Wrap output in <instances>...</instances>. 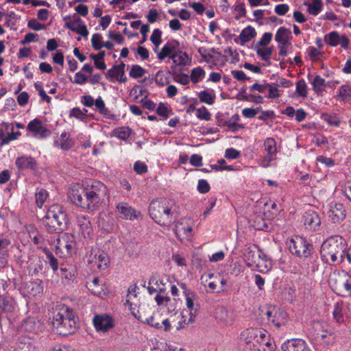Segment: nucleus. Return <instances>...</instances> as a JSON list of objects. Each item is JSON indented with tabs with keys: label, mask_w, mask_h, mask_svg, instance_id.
Segmentation results:
<instances>
[{
	"label": "nucleus",
	"mask_w": 351,
	"mask_h": 351,
	"mask_svg": "<svg viewBox=\"0 0 351 351\" xmlns=\"http://www.w3.org/2000/svg\"><path fill=\"white\" fill-rule=\"evenodd\" d=\"M108 187L97 180L88 179L71 186L69 198L77 206L94 211L101 207L108 198Z\"/></svg>",
	"instance_id": "1"
},
{
	"label": "nucleus",
	"mask_w": 351,
	"mask_h": 351,
	"mask_svg": "<svg viewBox=\"0 0 351 351\" xmlns=\"http://www.w3.org/2000/svg\"><path fill=\"white\" fill-rule=\"evenodd\" d=\"M238 342L245 351H274L276 349L269 333L262 328H245L241 332Z\"/></svg>",
	"instance_id": "2"
},
{
	"label": "nucleus",
	"mask_w": 351,
	"mask_h": 351,
	"mask_svg": "<svg viewBox=\"0 0 351 351\" xmlns=\"http://www.w3.org/2000/svg\"><path fill=\"white\" fill-rule=\"evenodd\" d=\"M51 324L53 330L59 335L73 334L78 327L77 317L72 309L64 305L54 312Z\"/></svg>",
	"instance_id": "3"
},
{
	"label": "nucleus",
	"mask_w": 351,
	"mask_h": 351,
	"mask_svg": "<svg viewBox=\"0 0 351 351\" xmlns=\"http://www.w3.org/2000/svg\"><path fill=\"white\" fill-rule=\"evenodd\" d=\"M175 202L170 199L159 198L153 200L149 206V216L160 226H169L176 219L173 212Z\"/></svg>",
	"instance_id": "4"
},
{
	"label": "nucleus",
	"mask_w": 351,
	"mask_h": 351,
	"mask_svg": "<svg viewBox=\"0 0 351 351\" xmlns=\"http://www.w3.org/2000/svg\"><path fill=\"white\" fill-rule=\"evenodd\" d=\"M345 250L346 240L339 235L331 236L322 245V257L328 264L337 265L343 261Z\"/></svg>",
	"instance_id": "5"
},
{
	"label": "nucleus",
	"mask_w": 351,
	"mask_h": 351,
	"mask_svg": "<svg viewBox=\"0 0 351 351\" xmlns=\"http://www.w3.org/2000/svg\"><path fill=\"white\" fill-rule=\"evenodd\" d=\"M166 58L171 59L175 66L184 67L191 63V58L186 51L180 49V43L177 40H168L157 54V58L160 61Z\"/></svg>",
	"instance_id": "6"
},
{
	"label": "nucleus",
	"mask_w": 351,
	"mask_h": 351,
	"mask_svg": "<svg viewBox=\"0 0 351 351\" xmlns=\"http://www.w3.org/2000/svg\"><path fill=\"white\" fill-rule=\"evenodd\" d=\"M66 221V215L60 204H53L43 217V223L49 233L62 230V225Z\"/></svg>",
	"instance_id": "7"
},
{
	"label": "nucleus",
	"mask_w": 351,
	"mask_h": 351,
	"mask_svg": "<svg viewBox=\"0 0 351 351\" xmlns=\"http://www.w3.org/2000/svg\"><path fill=\"white\" fill-rule=\"evenodd\" d=\"M66 221V215L60 204H53L43 217V223L49 233L62 230V225Z\"/></svg>",
	"instance_id": "8"
},
{
	"label": "nucleus",
	"mask_w": 351,
	"mask_h": 351,
	"mask_svg": "<svg viewBox=\"0 0 351 351\" xmlns=\"http://www.w3.org/2000/svg\"><path fill=\"white\" fill-rule=\"evenodd\" d=\"M329 283L338 294L351 297V276L346 271L332 273L330 276Z\"/></svg>",
	"instance_id": "9"
},
{
	"label": "nucleus",
	"mask_w": 351,
	"mask_h": 351,
	"mask_svg": "<svg viewBox=\"0 0 351 351\" xmlns=\"http://www.w3.org/2000/svg\"><path fill=\"white\" fill-rule=\"evenodd\" d=\"M77 244L75 237L65 232L59 235L56 245V254L62 258L70 257L76 253Z\"/></svg>",
	"instance_id": "10"
},
{
	"label": "nucleus",
	"mask_w": 351,
	"mask_h": 351,
	"mask_svg": "<svg viewBox=\"0 0 351 351\" xmlns=\"http://www.w3.org/2000/svg\"><path fill=\"white\" fill-rule=\"evenodd\" d=\"M261 316L269 323L276 327L284 326L288 321V315L285 311L275 306L265 307L261 310Z\"/></svg>",
	"instance_id": "11"
},
{
	"label": "nucleus",
	"mask_w": 351,
	"mask_h": 351,
	"mask_svg": "<svg viewBox=\"0 0 351 351\" xmlns=\"http://www.w3.org/2000/svg\"><path fill=\"white\" fill-rule=\"evenodd\" d=\"M291 254L299 258H307L311 254L312 247L304 237L295 236L289 242Z\"/></svg>",
	"instance_id": "12"
},
{
	"label": "nucleus",
	"mask_w": 351,
	"mask_h": 351,
	"mask_svg": "<svg viewBox=\"0 0 351 351\" xmlns=\"http://www.w3.org/2000/svg\"><path fill=\"white\" fill-rule=\"evenodd\" d=\"M174 232L181 242L190 241L193 237V221L182 218L175 225Z\"/></svg>",
	"instance_id": "13"
},
{
	"label": "nucleus",
	"mask_w": 351,
	"mask_h": 351,
	"mask_svg": "<svg viewBox=\"0 0 351 351\" xmlns=\"http://www.w3.org/2000/svg\"><path fill=\"white\" fill-rule=\"evenodd\" d=\"M116 210L119 217L122 219L134 221L142 219L141 213L130 206L127 202L117 203Z\"/></svg>",
	"instance_id": "14"
},
{
	"label": "nucleus",
	"mask_w": 351,
	"mask_h": 351,
	"mask_svg": "<svg viewBox=\"0 0 351 351\" xmlns=\"http://www.w3.org/2000/svg\"><path fill=\"white\" fill-rule=\"evenodd\" d=\"M87 261L88 265L96 267L99 270L106 269L110 263L108 254L104 251L97 250H91Z\"/></svg>",
	"instance_id": "15"
},
{
	"label": "nucleus",
	"mask_w": 351,
	"mask_h": 351,
	"mask_svg": "<svg viewBox=\"0 0 351 351\" xmlns=\"http://www.w3.org/2000/svg\"><path fill=\"white\" fill-rule=\"evenodd\" d=\"M93 322L97 331L106 332L114 326V320L109 315L99 314L93 317Z\"/></svg>",
	"instance_id": "16"
},
{
	"label": "nucleus",
	"mask_w": 351,
	"mask_h": 351,
	"mask_svg": "<svg viewBox=\"0 0 351 351\" xmlns=\"http://www.w3.org/2000/svg\"><path fill=\"white\" fill-rule=\"evenodd\" d=\"M171 322L173 323V328L180 330L194 322V314L189 315L187 311H184L180 313L176 312L171 315Z\"/></svg>",
	"instance_id": "17"
},
{
	"label": "nucleus",
	"mask_w": 351,
	"mask_h": 351,
	"mask_svg": "<svg viewBox=\"0 0 351 351\" xmlns=\"http://www.w3.org/2000/svg\"><path fill=\"white\" fill-rule=\"evenodd\" d=\"M326 43L331 47L340 45L344 49H348L350 40L346 35H341L336 31L331 32L324 37Z\"/></svg>",
	"instance_id": "18"
},
{
	"label": "nucleus",
	"mask_w": 351,
	"mask_h": 351,
	"mask_svg": "<svg viewBox=\"0 0 351 351\" xmlns=\"http://www.w3.org/2000/svg\"><path fill=\"white\" fill-rule=\"evenodd\" d=\"M65 27L83 37H87L88 35V31L86 25L78 16L75 17L74 16L73 19L66 21L65 23Z\"/></svg>",
	"instance_id": "19"
},
{
	"label": "nucleus",
	"mask_w": 351,
	"mask_h": 351,
	"mask_svg": "<svg viewBox=\"0 0 351 351\" xmlns=\"http://www.w3.org/2000/svg\"><path fill=\"white\" fill-rule=\"evenodd\" d=\"M302 218L304 225L306 229L308 230H315L321 225V219L318 214L314 210H309L306 211Z\"/></svg>",
	"instance_id": "20"
},
{
	"label": "nucleus",
	"mask_w": 351,
	"mask_h": 351,
	"mask_svg": "<svg viewBox=\"0 0 351 351\" xmlns=\"http://www.w3.org/2000/svg\"><path fill=\"white\" fill-rule=\"evenodd\" d=\"M27 130L32 132L34 136L38 138H44L49 134V131L43 125L42 121L37 118L27 124Z\"/></svg>",
	"instance_id": "21"
},
{
	"label": "nucleus",
	"mask_w": 351,
	"mask_h": 351,
	"mask_svg": "<svg viewBox=\"0 0 351 351\" xmlns=\"http://www.w3.org/2000/svg\"><path fill=\"white\" fill-rule=\"evenodd\" d=\"M22 289L24 294L32 297L40 296L44 289L41 280L38 279L25 283Z\"/></svg>",
	"instance_id": "22"
},
{
	"label": "nucleus",
	"mask_w": 351,
	"mask_h": 351,
	"mask_svg": "<svg viewBox=\"0 0 351 351\" xmlns=\"http://www.w3.org/2000/svg\"><path fill=\"white\" fill-rule=\"evenodd\" d=\"M125 64L121 62L120 64L113 66L107 72L106 77L110 79V81L116 80L119 82H125L127 77L125 75Z\"/></svg>",
	"instance_id": "23"
},
{
	"label": "nucleus",
	"mask_w": 351,
	"mask_h": 351,
	"mask_svg": "<svg viewBox=\"0 0 351 351\" xmlns=\"http://www.w3.org/2000/svg\"><path fill=\"white\" fill-rule=\"evenodd\" d=\"M282 351H311L305 341L300 339H290L282 345Z\"/></svg>",
	"instance_id": "24"
},
{
	"label": "nucleus",
	"mask_w": 351,
	"mask_h": 351,
	"mask_svg": "<svg viewBox=\"0 0 351 351\" xmlns=\"http://www.w3.org/2000/svg\"><path fill=\"white\" fill-rule=\"evenodd\" d=\"M328 214L333 223H339L345 219L346 215L343 205L337 203L330 205Z\"/></svg>",
	"instance_id": "25"
},
{
	"label": "nucleus",
	"mask_w": 351,
	"mask_h": 351,
	"mask_svg": "<svg viewBox=\"0 0 351 351\" xmlns=\"http://www.w3.org/2000/svg\"><path fill=\"white\" fill-rule=\"evenodd\" d=\"M15 165L21 171L34 170L36 168V160L28 156H22L18 157L15 160Z\"/></svg>",
	"instance_id": "26"
},
{
	"label": "nucleus",
	"mask_w": 351,
	"mask_h": 351,
	"mask_svg": "<svg viewBox=\"0 0 351 351\" xmlns=\"http://www.w3.org/2000/svg\"><path fill=\"white\" fill-rule=\"evenodd\" d=\"M166 282L160 276L154 275L149 280L147 290L150 294L166 291Z\"/></svg>",
	"instance_id": "27"
},
{
	"label": "nucleus",
	"mask_w": 351,
	"mask_h": 351,
	"mask_svg": "<svg viewBox=\"0 0 351 351\" xmlns=\"http://www.w3.org/2000/svg\"><path fill=\"white\" fill-rule=\"evenodd\" d=\"M77 223L80 232L84 238H90L93 234V228L88 218L84 215L79 216L77 218Z\"/></svg>",
	"instance_id": "28"
},
{
	"label": "nucleus",
	"mask_w": 351,
	"mask_h": 351,
	"mask_svg": "<svg viewBox=\"0 0 351 351\" xmlns=\"http://www.w3.org/2000/svg\"><path fill=\"white\" fill-rule=\"evenodd\" d=\"M16 307V304L14 298L5 295H0V316L4 313L14 312Z\"/></svg>",
	"instance_id": "29"
},
{
	"label": "nucleus",
	"mask_w": 351,
	"mask_h": 351,
	"mask_svg": "<svg viewBox=\"0 0 351 351\" xmlns=\"http://www.w3.org/2000/svg\"><path fill=\"white\" fill-rule=\"evenodd\" d=\"M322 330L316 329L315 333V339L320 343H328L330 341V337L332 335V330L330 327L326 324H319Z\"/></svg>",
	"instance_id": "30"
},
{
	"label": "nucleus",
	"mask_w": 351,
	"mask_h": 351,
	"mask_svg": "<svg viewBox=\"0 0 351 351\" xmlns=\"http://www.w3.org/2000/svg\"><path fill=\"white\" fill-rule=\"evenodd\" d=\"M55 145L62 150H68L75 145V140L71 138L68 132H64L55 141Z\"/></svg>",
	"instance_id": "31"
},
{
	"label": "nucleus",
	"mask_w": 351,
	"mask_h": 351,
	"mask_svg": "<svg viewBox=\"0 0 351 351\" xmlns=\"http://www.w3.org/2000/svg\"><path fill=\"white\" fill-rule=\"evenodd\" d=\"M271 262L269 260L261 257V252H258L256 259L254 260V267H256L258 271L266 273L271 268Z\"/></svg>",
	"instance_id": "32"
},
{
	"label": "nucleus",
	"mask_w": 351,
	"mask_h": 351,
	"mask_svg": "<svg viewBox=\"0 0 351 351\" xmlns=\"http://www.w3.org/2000/svg\"><path fill=\"white\" fill-rule=\"evenodd\" d=\"M291 39V30L285 27H280L275 35V40L280 45H287Z\"/></svg>",
	"instance_id": "33"
},
{
	"label": "nucleus",
	"mask_w": 351,
	"mask_h": 351,
	"mask_svg": "<svg viewBox=\"0 0 351 351\" xmlns=\"http://www.w3.org/2000/svg\"><path fill=\"white\" fill-rule=\"evenodd\" d=\"M254 50L256 51L258 57H259L262 60L269 62L274 48L272 47L255 46Z\"/></svg>",
	"instance_id": "34"
},
{
	"label": "nucleus",
	"mask_w": 351,
	"mask_h": 351,
	"mask_svg": "<svg viewBox=\"0 0 351 351\" xmlns=\"http://www.w3.org/2000/svg\"><path fill=\"white\" fill-rule=\"evenodd\" d=\"M186 297V305L188 308L189 311H187V314L193 315L194 314V318L197 315V304L196 302V298L193 293H188V295H185Z\"/></svg>",
	"instance_id": "35"
},
{
	"label": "nucleus",
	"mask_w": 351,
	"mask_h": 351,
	"mask_svg": "<svg viewBox=\"0 0 351 351\" xmlns=\"http://www.w3.org/2000/svg\"><path fill=\"white\" fill-rule=\"evenodd\" d=\"M263 147L267 155L276 157L278 153L276 141L273 138H267L264 141Z\"/></svg>",
	"instance_id": "36"
},
{
	"label": "nucleus",
	"mask_w": 351,
	"mask_h": 351,
	"mask_svg": "<svg viewBox=\"0 0 351 351\" xmlns=\"http://www.w3.org/2000/svg\"><path fill=\"white\" fill-rule=\"evenodd\" d=\"M20 135L19 132L6 134L3 129L0 128V145L3 146L8 144L10 141L17 139Z\"/></svg>",
	"instance_id": "37"
},
{
	"label": "nucleus",
	"mask_w": 351,
	"mask_h": 351,
	"mask_svg": "<svg viewBox=\"0 0 351 351\" xmlns=\"http://www.w3.org/2000/svg\"><path fill=\"white\" fill-rule=\"evenodd\" d=\"M215 97L216 96L213 90L210 91L202 90L198 93V98L200 101L208 105H212L214 104Z\"/></svg>",
	"instance_id": "38"
},
{
	"label": "nucleus",
	"mask_w": 351,
	"mask_h": 351,
	"mask_svg": "<svg viewBox=\"0 0 351 351\" xmlns=\"http://www.w3.org/2000/svg\"><path fill=\"white\" fill-rule=\"evenodd\" d=\"M338 99L341 101H348L351 99V86L341 85L338 89Z\"/></svg>",
	"instance_id": "39"
},
{
	"label": "nucleus",
	"mask_w": 351,
	"mask_h": 351,
	"mask_svg": "<svg viewBox=\"0 0 351 351\" xmlns=\"http://www.w3.org/2000/svg\"><path fill=\"white\" fill-rule=\"evenodd\" d=\"M256 35L255 29L252 26L244 28L239 34V39L243 43L250 41Z\"/></svg>",
	"instance_id": "40"
},
{
	"label": "nucleus",
	"mask_w": 351,
	"mask_h": 351,
	"mask_svg": "<svg viewBox=\"0 0 351 351\" xmlns=\"http://www.w3.org/2000/svg\"><path fill=\"white\" fill-rule=\"evenodd\" d=\"M206 72L201 66H197L193 68L190 74L191 81L193 84H197L205 77Z\"/></svg>",
	"instance_id": "41"
},
{
	"label": "nucleus",
	"mask_w": 351,
	"mask_h": 351,
	"mask_svg": "<svg viewBox=\"0 0 351 351\" xmlns=\"http://www.w3.org/2000/svg\"><path fill=\"white\" fill-rule=\"evenodd\" d=\"M86 287L95 295H99L102 291V287L99 283V278L98 277H94L92 280L87 281Z\"/></svg>",
	"instance_id": "42"
},
{
	"label": "nucleus",
	"mask_w": 351,
	"mask_h": 351,
	"mask_svg": "<svg viewBox=\"0 0 351 351\" xmlns=\"http://www.w3.org/2000/svg\"><path fill=\"white\" fill-rule=\"evenodd\" d=\"M155 82L160 86L169 84L170 82L169 73L165 71H158L155 76Z\"/></svg>",
	"instance_id": "43"
},
{
	"label": "nucleus",
	"mask_w": 351,
	"mask_h": 351,
	"mask_svg": "<svg viewBox=\"0 0 351 351\" xmlns=\"http://www.w3.org/2000/svg\"><path fill=\"white\" fill-rule=\"evenodd\" d=\"M133 314L134 317H136L141 322L145 323L152 327H154L156 329L162 328V325H160V323L159 322H157L156 320V317L154 315H152L149 317H144L141 315L138 316L136 314L134 313Z\"/></svg>",
	"instance_id": "44"
},
{
	"label": "nucleus",
	"mask_w": 351,
	"mask_h": 351,
	"mask_svg": "<svg viewBox=\"0 0 351 351\" xmlns=\"http://www.w3.org/2000/svg\"><path fill=\"white\" fill-rule=\"evenodd\" d=\"M157 114L162 117L163 119H167L171 115L173 114L171 108L165 104L160 103L156 108Z\"/></svg>",
	"instance_id": "45"
},
{
	"label": "nucleus",
	"mask_w": 351,
	"mask_h": 351,
	"mask_svg": "<svg viewBox=\"0 0 351 351\" xmlns=\"http://www.w3.org/2000/svg\"><path fill=\"white\" fill-rule=\"evenodd\" d=\"M308 6V12L309 14L317 16L321 12L323 3L319 0H315L312 3H306Z\"/></svg>",
	"instance_id": "46"
},
{
	"label": "nucleus",
	"mask_w": 351,
	"mask_h": 351,
	"mask_svg": "<svg viewBox=\"0 0 351 351\" xmlns=\"http://www.w3.org/2000/svg\"><path fill=\"white\" fill-rule=\"evenodd\" d=\"M113 134L117 138L126 141L131 134V130L127 127H121L113 130Z\"/></svg>",
	"instance_id": "47"
},
{
	"label": "nucleus",
	"mask_w": 351,
	"mask_h": 351,
	"mask_svg": "<svg viewBox=\"0 0 351 351\" xmlns=\"http://www.w3.org/2000/svg\"><path fill=\"white\" fill-rule=\"evenodd\" d=\"M162 31L159 29H154L150 36V40L155 47L154 51L156 52L162 43Z\"/></svg>",
	"instance_id": "48"
},
{
	"label": "nucleus",
	"mask_w": 351,
	"mask_h": 351,
	"mask_svg": "<svg viewBox=\"0 0 351 351\" xmlns=\"http://www.w3.org/2000/svg\"><path fill=\"white\" fill-rule=\"evenodd\" d=\"M75 275V268L73 265H62L60 267V276L65 279L70 280Z\"/></svg>",
	"instance_id": "49"
},
{
	"label": "nucleus",
	"mask_w": 351,
	"mask_h": 351,
	"mask_svg": "<svg viewBox=\"0 0 351 351\" xmlns=\"http://www.w3.org/2000/svg\"><path fill=\"white\" fill-rule=\"evenodd\" d=\"M322 119L330 126L339 127L341 123L336 114H322Z\"/></svg>",
	"instance_id": "50"
},
{
	"label": "nucleus",
	"mask_w": 351,
	"mask_h": 351,
	"mask_svg": "<svg viewBox=\"0 0 351 351\" xmlns=\"http://www.w3.org/2000/svg\"><path fill=\"white\" fill-rule=\"evenodd\" d=\"M193 110H195L196 117L200 120L209 121L211 119V114L205 106H202L195 109L194 107H190Z\"/></svg>",
	"instance_id": "51"
},
{
	"label": "nucleus",
	"mask_w": 351,
	"mask_h": 351,
	"mask_svg": "<svg viewBox=\"0 0 351 351\" xmlns=\"http://www.w3.org/2000/svg\"><path fill=\"white\" fill-rule=\"evenodd\" d=\"M215 317L220 321H222L227 324L232 323V319L228 318V313L227 310L223 307L217 308L215 310Z\"/></svg>",
	"instance_id": "52"
},
{
	"label": "nucleus",
	"mask_w": 351,
	"mask_h": 351,
	"mask_svg": "<svg viewBox=\"0 0 351 351\" xmlns=\"http://www.w3.org/2000/svg\"><path fill=\"white\" fill-rule=\"evenodd\" d=\"M295 92L300 97L304 98L307 97V86L304 79H301L297 82Z\"/></svg>",
	"instance_id": "53"
},
{
	"label": "nucleus",
	"mask_w": 351,
	"mask_h": 351,
	"mask_svg": "<svg viewBox=\"0 0 351 351\" xmlns=\"http://www.w3.org/2000/svg\"><path fill=\"white\" fill-rule=\"evenodd\" d=\"M145 70L138 64L132 65L129 72V75L134 79L142 77L145 73Z\"/></svg>",
	"instance_id": "54"
},
{
	"label": "nucleus",
	"mask_w": 351,
	"mask_h": 351,
	"mask_svg": "<svg viewBox=\"0 0 351 351\" xmlns=\"http://www.w3.org/2000/svg\"><path fill=\"white\" fill-rule=\"evenodd\" d=\"M342 311H343V304L339 303V302L335 303V304L334 305L332 315H333V317L336 320V322H339V323L342 322L343 321V316Z\"/></svg>",
	"instance_id": "55"
},
{
	"label": "nucleus",
	"mask_w": 351,
	"mask_h": 351,
	"mask_svg": "<svg viewBox=\"0 0 351 351\" xmlns=\"http://www.w3.org/2000/svg\"><path fill=\"white\" fill-rule=\"evenodd\" d=\"M92 47L95 50H100L104 47L103 37L100 34L95 33L91 38Z\"/></svg>",
	"instance_id": "56"
},
{
	"label": "nucleus",
	"mask_w": 351,
	"mask_h": 351,
	"mask_svg": "<svg viewBox=\"0 0 351 351\" xmlns=\"http://www.w3.org/2000/svg\"><path fill=\"white\" fill-rule=\"evenodd\" d=\"M215 275L213 273H209L208 274H204L202 279L204 282V285L208 286V287L212 291H215L217 289V283L215 281H211L212 278H214Z\"/></svg>",
	"instance_id": "57"
},
{
	"label": "nucleus",
	"mask_w": 351,
	"mask_h": 351,
	"mask_svg": "<svg viewBox=\"0 0 351 351\" xmlns=\"http://www.w3.org/2000/svg\"><path fill=\"white\" fill-rule=\"evenodd\" d=\"M173 80L176 82L184 86L188 85L191 81L190 76L184 73H175Z\"/></svg>",
	"instance_id": "58"
},
{
	"label": "nucleus",
	"mask_w": 351,
	"mask_h": 351,
	"mask_svg": "<svg viewBox=\"0 0 351 351\" xmlns=\"http://www.w3.org/2000/svg\"><path fill=\"white\" fill-rule=\"evenodd\" d=\"M87 112L88 110L86 109L82 110L80 108H73L70 110L69 116L80 120H84L86 117Z\"/></svg>",
	"instance_id": "59"
},
{
	"label": "nucleus",
	"mask_w": 351,
	"mask_h": 351,
	"mask_svg": "<svg viewBox=\"0 0 351 351\" xmlns=\"http://www.w3.org/2000/svg\"><path fill=\"white\" fill-rule=\"evenodd\" d=\"M48 197V193L46 190L41 189L36 193V204L41 208Z\"/></svg>",
	"instance_id": "60"
},
{
	"label": "nucleus",
	"mask_w": 351,
	"mask_h": 351,
	"mask_svg": "<svg viewBox=\"0 0 351 351\" xmlns=\"http://www.w3.org/2000/svg\"><path fill=\"white\" fill-rule=\"evenodd\" d=\"M273 34L270 32H265L255 46L268 47L271 43Z\"/></svg>",
	"instance_id": "61"
},
{
	"label": "nucleus",
	"mask_w": 351,
	"mask_h": 351,
	"mask_svg": "<svg viewBox=\"0 0 351 351\" xmlns=\"http://www.w3.org/2000/svg\"><path fill=\"white\" fill-rule=\"evenodd\" d=\"M234 10L237 12L235 16L236 19H239L241 17L245 16L246 10L244 3H240L234 6Z\"/></svg>",
	"instance_id": "62"
},
{
	"label": "nucleus",
	"mask_w": 351,
	"mask_h": 351,
	"mask_svg": "<svg viewBox=\"0 0 351 351\" xmlns=\"http://www.w3.org/2000/svg\"><path fill=\"white\" fill-rule=\"evenodd\" d=\"M169 298L170 297H169L168 295H167L165 294V291H162V292L156 293V295L154 298V300H155L156 304L159 306L162 307L166 302L169 301Z\"/></svg>",
	"instance_id": "63"
},
{
	"label": "nucleus",
	"mask_w": 351,
	"mask_h": 351,
	"mask_svg": "<svg viewBox=\"0 0 351 351\" xmlns=\"http://www.w3.org/2000/svg\"><path fill=\"white\" fill-rule=\"evenodd\" d=\"M269 94L267 97L269 99H275L280 97L278 86L274 84H267Z\"/></svg>",
	"instance_id": "64"
}]
</instances>
